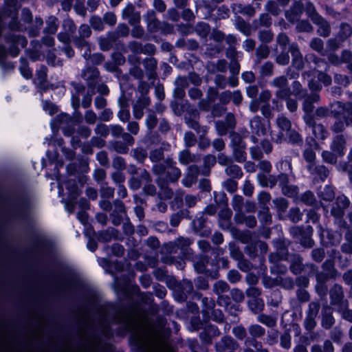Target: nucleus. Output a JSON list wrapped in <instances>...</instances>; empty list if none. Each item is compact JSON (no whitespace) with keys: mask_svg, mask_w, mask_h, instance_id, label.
Returning a JSON list of instances; mask_svg holds the SVG:
<instances>
[{"mask_svg":"<svg viewBox=\"0 0 352 352\" xmlns=\"http://www.w3.org/2000/svg\"><path fill=\"white\" fill-rule=\"evenodd\" d=\"M126 325L133 332V341L142 352H160L155 333L146 321L131 318Z\"/></svg>","mask_w":352,"mask_h":352,"instance_id":"f257e3e1","label":"nucleus"},{"mask_svg":"<svg viewBox=\"0 0 352 352\" xmlns=\"http://www.w3.org/2000/svg\"><path fill=\"white\" fill-rule=\"evenodd\" d=\"M338 107L340 109L338 113V120L333 124L332 129L336 133L342 131L346 125L352 124V103L349 102L342 104L341 102L337 103Z\"/></svg>","mask_w":352,"mask_h":352,"instance_id":"f03ea898","label":"nucleus"},{"mask_svg":"<svg viewBox=\"0 0 352 352\" xmlns=\"http://www.w3.org/2000/svg\"><path fill=\"white\" fill-rule=\"evenodd\" d=\"M276 125L279 131H272V138L274 142L281 143L286 140L285 134L290 131L292 124L286 117L280 116L276 118Z\"/></svg>","mask_w":352,"mask_h":352,"instance_id":"7ed1b4c3","label":"nucleus"},{"mask_svg":"<svg viewBox=\"0 0 352 352\" xmlns=\"http://www.w3.org/2000/svg\"><path fill=\"white\" fill-rule=\"evenodd\" d=\"M172 161H167V167L164 168L162 165L156 164L153 166V171L157 175H161L163 173L167 175V179L170 182L177 181L181 176L179 168L173 166Z\"/></svg>","mask_w":352,"mask_h":352,"instance_id":"20e7f679","label":"nucleus"},{"mask_svg":"<svg viewBox=\"0 0 352 352\" xmlns=\"http://www.w3.org/2000/svg\"><path fill=\"white\" fill-rule=\"evenodd\" d=\"M250 126L252 133L258 135H264L269 131L270 122L269 121L262 122L258 116H255L250 122Z\"/></svg>","mask_w":352,"mask_h":352,"instance_id":"39448f33","label":"nucleus"},{"mask_svg":"<svg viewBox=\"0 0 352 352\" xmlns=\"http://www.w3.org/2000/svg\"><path fill=\"white\" fill-rule=\"evenodd\" d=\"M336 204V207L332 208L331 214L336 217H340L344 214V210L349 206V201L346 197L340 196L337 198Z\"/></svg>","mask_w":352,"mask_h":352,"instance_id":"423d86ee","label":"nucleus"},{"mask_svg":"<svg viewBox=\"0 0 352 352\" xmlns=\"http://www.w3.org/2000/svg\"><path fill=\"white\" fill-rule=\"evenodd\" d=\"M319 305L316 302L309 304V314L305 320V324L307 329H312L316 324L314 318L318 314Z\"/></svg>","mask_w":352,"mask_h":352,"instance_id":"0eeeda50","label":"nucleus"},{"mask_svg":"<svg viewBox=\"0 0 352 352\" xmlns=\"http://www.w3.org/2000/svg\"><path fill=\"white\" fill-rule=\"evenodd\" d=\"M199 175V168L196 166H190L188 167V173L185 177L182 179V183L186 187H190L197 181Z\"/></svg>","mask_w":352,"mask_h":352,"instance_id":"6e6552de","label":"nucleus"},{"mask_svg":"<svg viewBox=\"0 0 352 352\" xmlns=\"http://www.w3.org/2000/svg\"><path fill=\"white\" fill-rule=\"evenodd\" d=\"M312 19L314 22L319 26L318 30L319 34L322 36H328L330 33V26L329 23L317 14L313 16Z\"/></svg>","mask_w":352,"mask_h":352,"instance_id":"1a4fd4ad","label":"nucleus"},{"mask_svg":"<svg viewBox=\"0 0 352 352\" xmlns=\"http://www.w3.org/2000/svg\"><path fill=\"white\" fill-rule=\"evenodd\" d=\"M290 51L292 56V65L298 69H302L304 62L302 56L298 48L295 45H292L290 47Z\"/></svg>","mask_w":352,"mask_h":352,"instance_id":"9d476101","label":"nucleus"},{"mask_svg":"<svg viewBox=\"0 0 352 352\" xmlns=\"http://www.w3.org/2000/svg\"><path fill=\"white\" fill-rule=\"evenodd\" d=\"M319 100V96L317 94H313L311 96L305 99L303 104V109L307 113H310L313 111L314 106L312 103L317 102Z\"/></svg>","mask_w":352,"mask_h":352,"instance_id":"9b49d317","label":"nucleus"},{"mask_svg":"<svg viewBox=\"0 0 352 352\" xmlns=\"http://www.w3.org/2000/svg\"><path fill=\"white\" fill-rule=\"evenodd\" d=\"M344 144L345 140L344 138L342 135H338L335 138L332 143L331 148L335 152L341 154L344 148Z\"/></svg>","mask_w":352,"mask_h":352,"instance_id":"f8f14e48","label":"nucleus"},{"mask_svg":"<svg viewBox=\"0 0 352 352\" xmlns=\"http://www.w3.org/2000/svg\"><path fill=\"white\" fill-rule=\"evenodd\" d=\"M47 26L45 32L48 34H54L58 29L57 19L55 16H51L48 17L47 21Z\"/></svg>","mask_w":352,"mask_h":352,"instance_id":"ddd939ff","label":"nucleus"},{"mask_svg":"<svg viewBox=\"0 0 352 352\" xmlns=\"http://www.w3.org/2000/svg\"><path fill=\"white\" fill-rule=\"evenodd\" d=\"M330 296L335 303L340 302L343 296L342 287L338 285H334L331 289Z\"/></svg>","mask_w":352,"mask_h":352,"instance_id":"4468645a","label":"nucleus"},{"mask_svg":"<svg viewBox=\"0 0 352 352\" xmlns=\"http://www.w3.org/2000/svg\"><path fill=\"white\" fill-rule=\"evenodd\" d=\"M175 85L177 87L175 92L177 93L179 97L182 98L184 96V89L188 85L186 79L184 77H178L175 80Z\"/></svg>","mask_w":352,"mask_h":352,"instance_id":"2eb2a0df","label":"nucleus"},{"mask_svg":"<svg viewBox=\"0 0 352 352\" xmlns=\"http://www.w3.org/2000/svg\"><path fill=\"white\" fill-rule=\"evenodd\" d=\"M179 160L183 164H188L190 162L196 161V157L190 155V152L187 150L180 152L179 155Z\"/></svg>","mask_w":352,"mask_h":352,"instance_id":"dca6fc26","label":"nucleus"},{"mask_svg":"<svg viewBox=\"0 0 352 352\" xmlns=\"http://www.w3.org/2000/svg\"><path fill=\"white\" fill-rule=\"evenodd\" d=\"M236 221L239 223H244L247 226L253 228L256 224V220L254 216H241L236 217Z\"/></svg>","mask_w":352,"mask_h":352,"instance_id":"f3484780","label":"nucleus"},{"mask_svg":"<svg viewBox=\"0 0 352 352\" xmlns=\"http://www.w3.org/2000/svg\"><path fill=\"white\" fill-rule=\"evenodd\" d=\"M114 206L115 210L113 211V213H116L119 219L122 218L125 214V210L123 203L120 201H115ZM113 222L115 224L119 223L120 219H118V221H116V220L114 219Z\"/></svg>","mask_w":352,"mask_h":352,"instance_id":"a211bd4d","label":"nucleus"},{"mask_svg":"<svg viewBox=\"0 0 352 352\" xmlns=\"http://www.w3.org/2000/svg\"><path fill=\"white\" fill-rule=\"evenodd\" d=\"M157 122V119L155 115V113L153 111L149 110V113L147 115L146 119L145 120V124L147 128L149 130L153 129L155 127Z\"/></svg>","mask_w":352,"mask_h":352,"instance_id":"6ab92c4d","label":"nucleus"},{"mask_svg":"<svg viewBox=\"0 0 352 352\" xmlns=\"http://www.w3.org/2000/svg\"><path fill=\"white\" fill-rule=\"evenodd\" d=\"M226 173L232 177H241L242 175V171L239 166L231 164L228 166L226 169Z\"/></svg>","mask_w":352,"mask_h":352,"instance_id":"aec40b11","label":"nucleus"},{"mask_svg":"<svg viewBox=\"0 0 352 352\" xmlns=\"http://www.w3.org/2000/svg\"><path fill=\"white\" fill-rule=\"evenodd\" d=\"M248 303L250 308L255 313L261 311L263 307V302L258 298H252Z\"/></svg>","mask_w":352,"mask_h":352,"instance_id":"412c9836","label":"nucleus"},{"mask_svg":"<svg viewBox=\"0 0 352 352\" xmlns=\"http://www.w3.org/2000/svg\"><path fill=\"white\" fill-rule=\"evenodd\" d=\"M249 333L252 336L258 338L265 334V329L258 324H253L250 327Z\"/></svg>","mask_w":352,"mask_h":352,"instance_id":"4be33fe9","label":"nucleus"},{"mask_svg":"<svg viewBox=\"0 0 352 352\" xmlns=\"http://www.w3.org/2000/svg\"><path fill=\"white\" fill-rule=\"evenodd\" d=\"M233 152L236 161L243 162L245 160L246 153L245 152V148L234 147Z\"/></svg>","mask_w":352,"mask_h":352,"instance_id":"5701e85b","label":"nucleus"},{"mask_svg":"<svg viewBox=\"0 0 352 352\" xmlns=\"http://www.w3.org/2000/svg\"><path fill=\"white\" fill-rule=\"evenodd\" d=\"M213 289L216 294L220 295L229 289L228 285L223 280H219L214 285Z\"/></svg>","mask_w":352,"mask_h":352,"instance_id":"b1692460","label":"nucleus"},{"mask_svg":"<svg viewBox=\"0 0 352 352\" xmlns=\"http://www.w3.org/2000/svg\"><path fill=\"white\" fill-rule=\"evenodd\" d=\"M145 18L146 19L148 27L154 30L157 25V21L155 16V12L153 10L148 11Z\"/></svg>","mask_w":352,"mask_h":352,"instance_id":"393cba45","label":"nucleus"},{"mask_svg":"<svg viewBox=\"0 0 352 352\" xmlns=\"http://www.w3.org/2000/svg\"><path fill=\"white\" fill-rule=\"evenodd\" d=\"M312 130L316 138L324 139L325 138L327 132L322 124H314Z\"/></svg>","mask_w":352,"mask_h":352,"instance_id":"a878e982","label":"nucleus"},{"mask_svg":"<svg viewBox=\"0 0 352 352\" xmlns=\"http://www.w3.org/2000/svg\"><path fill=\"white\" fill-rule=\"evenodd\" d=\"M258 179L261 184L265 186L273 187L276 183V179L272 175H270L268 178L264 175H258Z\"/></svg>","mask_w":352,"mask_h":352,"instance_id":"bb28decb","label":"nucleus"},{"mask_svg":"<svg viewBox=\"0 0 352 352\" xmlns=\"http://www.w3.org/2000/svg\"><path fill=\"white\" fill-rule=\"evenodd\" d=\"M258 320L267 327H274L276 324V320L274 318L266 315L258 316Z\"/></svg>","mask_w":352,"mask_h":352,"instance_id":"cd10ccee","label":"nucleus"},{"mask_svg":"<svg viewBox=\"0 0 352 352\" xmlns=\"http://www.w3.org/2000/svg\"><path fill=\"white\" fill-rule=\"evenodd\" d=\"M301 201L307 205L311 206L314 204L316 199L312 192L307 191L301 196Z\"/></svg>","mask_w":352,"mask_h":352,"instance_id":"c85d7f7f","label":"nucleus"},{"mask_svg":"<svg viewBox=\"0 0 352 352\" xmlns=\"http://www.w3.org/2000/svg\"><path fill=\"white\" fill-rule=\"evenodd\" d=\"M288 137V140L292 144H297L302 141L300 135L294 130H290L288 133L285 134V138Z\"/></svg>","mask_w":352,"mask_h":352,"instance_id":"c756f323","label":"nucleus"},{"mask_svg":"<svg viewBox=\"0 0 352 352\" xmlns=\"http://www.w3.org/2000/svg\"><path fill=\"white\" fill-rule=\"evenodd\" d=\"M320 194L322 199L327 201H331L334 198V192L329 186H325Z\"/></svg>","mask_w":352,"mask_h":352,"instance_id":"7c9ffc66","label":"nucleus"},{"mask_svg":"<svg viewBox=\"0 0 352 352\" xmlns=\"http://www.w3.org/2000/svg\"><path fill=\"white\" fill-rule=\"evenodd\" d=\"M303 157L305 160L309 164L314 162L316 159V154L311 147L306 148L303 152Z\"/></svg>","mask_w":352,"mask_h":352,"instance_id":"2f4dec72","label":"nucleus"},{"mask_svg":"<svg viewBox=\"0 0 352 352\" xmlns=\"http://www.w3.org/2000/svg\"><path fill=\"white\" fill-rule=\"evenodd\" d=\"M90 23L92 28L96 30L100 31L104 28L102 21L100 17L92 16L90 19Z\"/></svg>","mask_w":352,"mask_h":352,"instance_id":"473e14b6","label":"nucleus"},{"mask_svg":"<svg viewBox=\"0 0 352 352\" xmlns=\"http://www.w3.org/2000/svg\"><path fill=\"white\" fill-rule=\"evenodd\" d=\"M272 85L278 89L286 87L287 85V79L286 77L282 76L275 78L272 82Z\"/></svg>","mask_w":352,"mask_h":352,"instance_id":"72a5a7b5","label":"nucleus"},{"mask_svg":"<svg viewBox=\"0 0 352 352\" xmlns=\"http://www.w3.org/2000/svg\"><path fill=\"white\" fill-rule=\"evenodd\" d=\"M231 141L232 144V146L234 147H240V148H245V144L243 142L241 137L238 134H233L231 135Z\"/></svg>","mask_w":352,"mask_h":352,"instance_id":"f704fd0d","label":"nucleus"},{"mask_svg":"<svg viewBox=\"0 0 352 352\" xmlns=\"http://www.w3.org/2000/svg\"><path fill=\"white\" fill-rule=\"evenodd\" d=\"M276 95L278 98L281 99H288L291 95L290 89L286 86L282 88L278 89Z\"/></svg>","mask_w":352,"mask_h":352,"instance_id":"c9c22d12","label":"nucleus"},{"mask_svg":"<svg viewBox=\"0 0 352 352\" xmlns=\"http://www.w3.org/2000/svg\"><path fill=\"white\" fill-rule=\"evenodd\" d=\"M274 203L279 211L284 212L288 208V202L284 198L276 199Z\"/></svg>","mask_w":352,"mask_h":352,"instance_id":"e433bc0d","label":"nucleus"},{"mask_svg":"<svg viewBox=\"0 0 352 352\" xmlns=\"http://www.w3.org/2000/svg\"><path fill=\"white\" fill-rule=\"evenodd\" d=\"M98 76V72L95 68H89L84 71L83 76L84 78L89 80L91 79H95Z\"/></svg>","mask_w":352,"mask_h":352,"instance_id":"4c0bfd02","label":"nucleus"},{"mask_svg":"<svg viewBox=\"0 0 352 352\" xmlns=\"http://www.w3.org/2000/svg\"><path fill=\"white\" fill-rule=\"evenodd\" d=\"M91 31L88 25L82 24L79 28V36L82 38H88L91 36Z\"/></svg>","mask_w":352,"mask_h":352,"instance_id":"58836bf2","label":"nucleus"},{"mask_svg":"<svg viewBox=\"0 0 352 352\" xmlns=\"http://www.w3.org/2000/svg\"><path fill=\"white\" fill-rule=\"evenodd\" d=\"M293 94L298 98L304 96V91L302 89V85L298 81H294L292 84Z\"/></svg>","mask_w":352,"mask_h":352,"instance_id":"ea45409f","label":"nucleus"},{"mask_svg":"<svg viewBox=\"0 0 352 352\" xmlns=\"http://www.w3.org/2000/svg\"><path fill=\"white\" fill-rule=\"evenodd\" d=\"M20 71L21 74L27 79L30 78L32 77V72L26 65V62L24 60H21Z\"/></svg>","mask_w":352,"mask_h":352,"instance_id":"a19ab883","label":"nucleus"},{"mask_svg":"<svg viewBox=\"0 0 352 352\" xmlns=\"http://www.w3.org/2000/svg\"><path fill=\"white\" fill-rule=\"evenodd\" d=\"M280 345L285 349H289L291 346V336L288 333H285L280 337Z\"/></svg>","mask_w":352,"mask_h":352,"instance_id":"79ce46f5","label":"nucleus"},{"mask_svg":"<svg viewBox=\"0 0 352 352\" xmlns=\"http://www.w3.org/2000/svg\"><path fill=\"white\" fill-rule=\"evenodd\" d=\"M301 213L298 208H292L289 212V218L294 222H298L301 219Z\"/></svg>","mask_w":352,"mask_h":352,"instance_id":"37998d69","label":"nucleus"},{"mask_svg":"<svg viewBox=\"0 0 352 352\" xmlns=\"http://www.w3.org/2000/svg\"><path fill=\"white\" fill-rule=\"evenodd\" d=\"M228 279L232 283H237L241 279V275L236 270H230L228 273Z\"/></svg>","mask_w":352,"mask_h":352,"instance_id":"c03bdc74","label":"nucleus"},{"mask_svg":"<svg viewBox=\"0 0 352 352\" xmlns=\"http://www.w3.org/2000/svg\"><path fill=\"white\" fill-rule=\"evenodd\" d=\"M316 73H317L318 80L322 82L325 85H329L331 84V79L330 76H327V74L322 72H319L318 71H315L313 74L315 76Z\"/></svg>","mask_w":352,"mask_h":352,"instance_id":"a18cd8bd","label":"nucleus"},{"mask_svg":"<svg viewBox=\"0 0 352 352\" xmlns=\"http://www.w3.org/2000/svg\"><path fill=\"white\" fill-rule=\"evenodd\" d=\"M174 244L177 248L181 250H184L186 247L190 245V241L188 239L179 238L174 243Z\"/></svg>","mask_w":352,"mask_h":352,"instance_id":"49530a36","label":"nucleus"},{"mask_svg":"<svg viewBox=\"0 0 352 352\" xmlns=\"http://www.w3.org/2000/svg\"><path fill=\"white\" fill-rule=\"evenodd\" d=\"M259 38L261 41L268 43L272 41L273 34L270 30H264L260 32Z\"/></svg>","mask_w":352,"mask_h":352,"instance_id":"de8ad7c7","label":"nucleus"},{"mask_svg":"<svg viewBox=\"0 0 352 352\" xmlns=\"http://www.w3.org/2000/svg\"><path fill=\"white\" fill-rule=\"evenodd\" d=\"M184 140L187 146H192L196 142V138L194 134L191 132H187L184 135Z\"/></svg>","mask_w":352,"mask_h":352,"instance_id":"09e8293b","label":"nucleus"},{"mask_svg":"<svg viewBox=\"0 0 352 352\" xmlns=\"http://www.w3.org/2000/svg\"><path fill=\"white\" fill-rule=\"evenodd\" d=\"M231 296L232 298L236 301V302H241L244 299V295L243 292L238 289H234L231 291Z\"/></svg>","mask_w":352,"mask_h":352,"instance_id":"8fccbe9b","label":"nucleus"},{"mask_svg":"<svg viewBox=\"0 0 352 352\" xmlns=\"http://www.w3.org/2000/svg\"><path fill=\"white\" fill-rule=\"evenodd\" d=\"M296 28L300 32H309L311 30L310 23L305 21H299Z\"/></svg>","mask_w":352,"mask_h":352,"instance_id":"3c124183","label":"nucleus"},{"mask_svg":"<svg viewBox=\"0 0 352 352\" xmlns=\"http://www.w3.org/2000/svg\"><path fill=\"white\" fill-rule=\"evenodd\" d=\"M311 47L313 50L320 52L323 49V42L320 38H314L311 42Z\"/></svg>","mask_w":352,"mask_h":352,"instance_id":"603ef678","label":"nucleus"},{"mask_svg":"<svg viewBox=\"0 0 352 352\" xmlns=\"http://www.w3.org/2000/svg\"><path fill=\"white\" fill-rule=\"evenodd\" d=\"M85 121L90 124H93L97 120L96 113L92 111H87L85 115Z\"/></svg>","mask_w":352,"mask_h":352,"instance_id":"864d4df0","label":"nucleus"},{"mask_svg":"<svg viewBox=\"0 0 352 352\" xmlns=\"http://www.w3.org/2000/svg\"><path fill=\"white\" fill-rule=\"evenodd\" d=\"M163 151L162 149H156L153 151L150 154V158L153 162H157L162 159Z\"/></svg>","mask_w":352,"mask_h":352,"instance_id":"5fc2aeb1","label":"nucleus"},{"mask_svg":"<svg viewBox=\"0 0 352 352\" xmlns=\"http://www.w3.org/2000/svg\"><path fill=\"white\" fill-rule=\"evenodd\" d=\"M311 255L316 261L320 262L324 258V252L321 249H315L313 250Z\"/></svg>","mask_w":352,"mask_h":352,"instance_id":"6e6d98bb","label":"nucleus"},{"mask_svg":"<svg viewBox=\"0 0 352 352\" xmlns=\"http://www.w3.org/2000/svg\"><path fill=\"white\" fill-rule=\"evenodd\" d=\"M63 28H65L66 32H69L71 34L75 30V25L74 22L69 19H65L63 21Z\"/></svg>","mask_w":352,"mask_h":352,"instance_id":"4d7b16f0","label":"nucleus"},{"mask_svg":"<svg viewBox=\"0 0 352 352\" xmlns=\"http://www.w3.org/2000/svg\"><path fill=\"white\" fill-rule=\"evenodd\" d=\"M95 131L97 134H99L101 136H104V137L107 135L109 133V129H108L107 126L103 124H98L96 126Z\"/></svg>","mask_w":352,"mask_h":352,"instance_id":"13d9d810","label":"nucleus"},{"mask_svg":"<svg viewBox=\"0 0 352 352\" xmlns=\"http://www.w3.org/2000/svg\"><path fill=\"white\" fill-rule=\"evenodd\" d=\"M257 56L261 58H266L269 54V49L266 45H261L257 49Z\"/></svg>","mask_w":352,"mask_h":352,"instance_id":"bf43d9fd","label":"nucleus"},{"mask_svg":"<svg viewBox=\"0 0 352 352\" xmlns=\"http://www.w3.org/2000/svg\"><path fill=\"white\" fill-rule=\"evenodd\" d=\"M233 333L234 336L239 339H243L245 337L246 332L243 327H236L233 329Z\"/></svg>","mask_w":352,"mask_h":352,"instance_id":"052dcab7","label":"nucleus"},{"mask_svg":"<svg viewBox=\"0 0 352 352\" xmlns=\"http://www.w3.org/2000/svg\"><path fill=\"white\" fill-rule=\"evenodd\" d=\"M267 10L274 15H277L279 13V9L277 5L274 1H269L266 5Z\"/></svg>","mask_w":352,"mask_h":352,"instance_id":"680f3d73","label":"nucleus"},{"mask_svg":"<svg viewBox=\"0 0 352 352\" xmlns=\"http://www.w3.org/2000/svg\"><path fill=\"white\" fill-rule=\"evenodd\" d=\"M143 109H144L142 107H141L140 106H139V104H134L133 108V116L135 117V118H136V119L142 118V117L144 115Z\"/></svg>","mask_w":352,"mask_h":352,"instance_id":"e2e57ef3","label":"nucleus"},{"mask_svg":"<svg viewBox=\"0 0 352 352\" xmlns=\"http://www.w3.org/2000/svg\"><path fill=\"white\" fill-rule=\"evenodd\" d=\"M289 61V56L286 53H282L280 55H278L276 58V62L279 65H287Z\"/></svg>","mask_w":352,"mask_h":352,"instance_id":"0e129e2a","label":"nucleus"},{"mask_svg":"<svg viewBox=\"0 0 352 352\" xmlns=\"http://www.w3.org/2000/svg\"><path fill=\"white\" fill-rule=\"evenodd\" d=\"M104 20L105 23L110 25H113L116 23V17L113 13L109 12L104 14Z\"/></svg>","mask_w":352,"mask_h":352,"instance_id":"69168bd1","label":"nucleus"},{"mask_svg":"<svg viewBox=\"0 0 352 352\" xmlns=\"http://www.w3.org/2000/svg\"><path fill=\"white\" fill-rule=\"evenodd\" d=\"M113 146H114L115 150L117 152L120 153H125L128 151V146L125 144H124L121 142H115Z\"/></svg>","mask_w":352,"mask_h":352,"instance_id":"338daca9","label":"nucleus"},{"mask_svg":"<svg viewBox=\"0 0 352 352\" xmlns=\"http://www.w3.org/2000/svg\"><path fill=\"white\" fill-rule=\"evenodd\" d=\"M231 95H232V102L235 104L239 105L243 100V96L241 95V93L237 90V91H234V92H231Z\"/></svg>","mask_w":352,"mask_h":352,"instance_id":"774afa93","label":"nucleus"}]
</instances>
